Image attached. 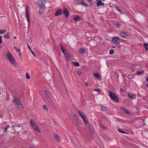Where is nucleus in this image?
Listing matches in <instances>:
<instances>
[{"label":"nucleus","instance_id":"42","mask_svg":"<svg viewBox=\"0 0 148 148\" xmlns=\"http://www.w3.org/2000/svg\"><path fill=\"white\" fill-rule=\"evenodd\" d=\"M7 126V127L5 128V130L3 132H7L6 131L7 130V129L9 127V125H8V126Z\"/></svg>","mask_w":148,"mask_h":148},{"label":"nucleus","instance_id":"29","mask_svg":"<svg viewBox=\"0 0 148 148\" xmlns=\"http://www.w3.org/2000/svg\"><path fill=\"white\" fill-rule=\"evenodd\" d=\"M72 63L73 64H74L75 66H78L79 65V64L77 62H72Z\"/></svg>","mask_w":148,"mask_h":148},{"label":"nucleus","instance_id":"58","mask_svg":"<svg viewBox=\"0 0 148 148\" xmlns=\"http://www.w3.org/2000/svg\"><path fill=\"white\" fill-rule=\"evenodd\" d=\"M16 38V36L14 37V39H15Z\"/></svg>","mask_w":148,"mask_h":148},{"label":"nucleus","instance_id":"52","mask_svg":"<svg viewBox=\"0 0 148 148\" xmlns=\"http://www.w3.org/2000/svg\"><path fill=\"white\" fill-rule=\"evenodd\" d=\"M147 87L148 88V84H147L146 85Z\"/></svg>","mask_w":148,"mask_h":148},{"label":"nucleus","instance_id":"20","mask_svg":"<svg viewBox=\"0 0 148 148\" xmlns=\"http://www.w3.org/2000/svg\"><path fill=\"white\" fill-rule=\"evenodd\" d=\"M126 32H122L121 33V36L124 38H126L127 36L126 34Z\"/></svg>","mask_w":148,"mask_h":148},{"label":"nucleus","instance_id":"23","mask_svg":"<svg viewBox=\"0 0 148 148\" xmlns=\"http://www.w3.org/2000/svg\"><path fill=\"white\" fill-rule=\"evenodd\" d=\"M143 45L146 50V51H147L148 50V48H147V47L148 46V44L147 43H143Z\"/></svg>","mask_w":148,"mask_h":148},{"label":"nucleus","instance_id":"56","mask_svg":"<svg viewBox=\"0 0 148 148\" xmlns=\"http://www.w3.org/2000/svg\"><path fill=\"white\" fill-rule=\"evenodd\" d=\"M120 90H120V91H123V89L122 88H121V89H120Z\"/></svg>","mask_w":148,"mask_h":148},{"label":"nucleus","instance_id":"13","mask_svg":"<svg viewBox=\"0 0 148 148\" xmlns=\"http://www.w3.org/2000/svg\"><path fill=\"white\" fill-rule=\"evenodd\" d=\"M64 55L65 58L67 61H69L70 60V57L69 56V55L68 53H66Z\"/></svg>","mask_w":148,"mask_h":148},{"label":"nucleus","instance_id":"1","mask_svg":"<svg viewBox=\"0 0 148 148\" xmlns=\"http://www.w3.org/2000/svg\"><path fill=\"white\" fill-rule=\"evenodd\" d=\"M6 57L11 63L14 66L17 64L12 54L9 52H7L6 54Z\"/></svg>","mask_w":148,"mask_h":148},{"label":"nucleus","instance_id":"54","mask_svg":"<svg viewBox=\"0 0 148 148\" xmlns=\"http://www.w3.org/2000/svg\"><path fill=\"white\" fill-rule=\"evenodd\" d=\"M114 74L115 75V74H117V75H118V73H114Z\"/></svg>","mask_w":148,"mask_h":148},{"label":"nucleus","instance_id":"49","mask_svg":"<svg viewBox=\"0 0 148 148\" xmlns=\"http://www.w3.org/2000/svg\"><path fill=\"white\" fill-rule=\"evenodd\" d=\"M19 58L21 59H22V57H21V56H20V53H19Z\"/></svg>","mask_w":148,"mask_h":148},{"label":"nucleus","instance_id":"30","mask_svg":"<svg viewBox=\"0 0 148 148\" xmlns=\"http://www.w3.org/2000/svg\"><path fill=\"white\" fill-rule=\"evenodd\" d=\"M83 120L85 124H88V121L86 119V118L83 119Z\"/></svg>","mask_w":148,"mask_h":148},{"label":"nucleus","instance_id":"60","mask_svg":"<svg viewBox=\"0 0 148 148\" xmlns=\"http://www.w3.org/2000/svg\"><path fill=\"white\" fill-rule=\"evenodd\" d=\"M138 95L139 96V97H140V95L139 94H138Z\"/></svg>","mask_w":148,"mask_h":148},{"label":"nucleus","instance_id":"25","mask_svg":"<svg viewBox=\"0 0 148 148\" xmlns=\"http://www.w3.org/2000/svg\"><path fill=\"white\" fill-rule=\"evenodd\" d=\"M44 92L45 94L47 97H49V92L48 91H47L46 90H44Z\"/></svg>","mask_w":148,"mask_h":148},{"label":"nucleus","instance_id":"24","mask_svg":"<svg viewBox=\"0 0 148 148\" xmlns=\"http://www.w3.org/2000/svg\"><path fill=\"white\" fill-rule=\"evenodd\" d=\"M144 72L142 70L141 71H139L136 73V74L138 75H142L144 74Z\"/></svg>","mask_w":148,"mask_h":148},{"label":"nucleus","instance_id":"51","mask_svg":"<svg viewBox=\"0 0 148 148\" xmlns=\"http://www.w3.org/2000/svg\"><path fill=\"white\" fill-rule=\"evenodd\" d=\"M146 80L148 82V76L147 77V78L146 79Z\"/></svg>","mask_w":148,"mask_h":148},{"label":"nucleus","instance_id":"10","mask_svg":"<svg viewBox=\"0 0 148 148\" xmlns=\"http://www.w3.org/2000/svg\"><path fill=\"white\" fill-rule=\"evenodd\" d=\"M62 13V10L61 8H60L56 12L55 15L56 16H58L59 15H60Z\"/></svg>","mask_w":148,"mask_h":148},{"label":"nucleus","instance_id":"19","mask_svg":"<svg viewBox=\"0 0 148 148\" xmlns=\"http://www.w3.org/2000/svg\"><path fill=\"white\" fill-rule=\"evenodd\" d=\"M60 49L62 53L64 54H65L66 53L65 52V49L64 47H63L62 45L61 44H60Z\"/></svg>","mask_w":148,"mask_h":148},{"label":"nucleus","instance_id":"18","mask_svg":"<svg viewBox=\"0 0 148 148\" xmlns=\"http://www.w3.org/2000/svg\"><path fill=\"white\" fill-rule=\"evenodd\" d=\"M54 137L57 141H58V142H60V136H58V135H54Z\"/></svg>","mask_w":148,"mask_h":148},{"label":"nucleus","instance_id":"3","mask_svg":"<svg viewBox=\"0 0 148 148\" xmlns=\"http://www.w3.org/2000/svg\"><path fill=\"white\" fill-rule=\"evenodd\" d=\"M30 123L33 129L36 131L40 132V130L38 128L36 124L33 119H31L30 121Z\"/></svg>","mask_w":148,"mask_h":148},{"label":"nucleus","instance_id":"6","mask_svg":"<svg viewBox=\"0 0 148 148\" xmlns=\"http://www.w3.org/2000/svg\"><path fill=\"white\" fill-rule=\"evenodd\" d=\"M111 41L112 43L115 44L120 43V42L119 38L116 36L113 37L112 38Z\"/></svg>","mask_w":148,"mask_h":148},{"label":"nucleus","instance_id":"48","mask_svg":"<svg viewBox=\"0 0 148 148\" xmlns=\"http://www.w3.org/2000/svg\"><path fill=\"white\" fill-rule=\"evenodd\" d=\"M101 127L102 128V129H103V128H106V127H104V126L103 125H102V126H101Z\"/></svg>","mask_w":148,"mask_h":148},{"label":"nucleus","instance_id":"16","mask_svg":"<svg viewBox=\"0 0 148 148\" xmlns=\"http://www.w3.org/2000/svg\"><path fill=\"white\" fill-rule=\"evenodd\" d=\"M94 76L97 79H100L101 76L97 72L93 73Z\"/></svg>","mask_w":148,"mask_h":148},{"label":"nucleus","instance_id":"37","mask_svg":"<svg viewBox=\"0 0 148 148\" xmlns=\"http://www.w3.org/2000/svg\"><path fill=\"white\" fill-rule=\"evenodd\" d=\"M14 48L16 50V51L18 52L19 53L21 52V51L20 49H18L16 47H14Z\"/></svg>","mask_w":148,"mask_h":148},{"label":"nucleus","instance_id":"47","mask_svg":"<svg viewBox=\"0 0 148 148\" xmlns=\"http://www.w3.org/2000/svg\"><path fill=\"white\" fill-rule=\"evenodd\" d=\"M88 1L90 3H92V0H88Z\"/></svg>","mask_w":148,"mask_h":148},{"label":"nucleus","instance_id":"43","mask_svg":"<svg viewBox=\"0 0 148 148\" xmlns=\"http://www.w3.org/2000/svg\"><path fill=\"white\" fill-rule=\"evenodd\" d=\"M2 36H0V44H1L2 43Z\"/></svg>","mask_w":148,"mask_h":148},{"label":"nucleus","instance_id":"35","mask_svg":"<svg viewBox=\"0 0 148 148\" xmlns=\"http://www.w3.org/2000/svg\"><path fill=\"white\" fill-rule=\"evenodd\" d=\"M26 77L27 79H29L30 78L29 75V74L27 73H26Z\"/></svg>","mask_w":148,"mask_h":148},{"label":"nucleus","instance_id":"36","mask_svg":"<svg viewBox=\"0 0 148 148\" xmlns=\"http://www.w3.org/2000/svg\"><path fill=\"white\" fill-rule=\"evenodd\" d=\"M42 107L43 109L46 110H48L47 108L46 105H43L42 106Z\"/></svg>","mask_w":148,"mask_h":148},{"label":"nucleus","instance_id":"38","mask_svg":"<svg viewBox=\"0 0 148 148\" xmlns=\"http://www.w3.org/2000/svg\"><path fill=\"white\" fill-rule=\"evenodd\" d=\"M116 25L117 27H120L121 26V24L119 22H117L116 23Z\"/></svg>","mask_w":148,"mask_h":148},{"label":"nucleus","instance_id":"62","mask_svg":"<svg viewBox=\"0 0 148 148\" xmlns=\"http://www.w3.org/2000/svg\"><path fill=\"white\" fill-rule=\"evenodd\" d=\"M131 76V75H130V76Z\"/></svg>","mask_w":148,"mask_h":148},{"label":"nucleus","instance_id":"59","mask_svg":"<svg viewBox=\"0 0 148 148\" xmlns=\"http://www.w3.org/2000/svg\"><path fill=\"white\" fill-rule=\"evenodd\" d=\"M1 45H0V49L1 48Z\"/></svg>","mask_w":148,"mask_h":148},{"label":"nucleus","instance_id":"57","mask_svg":"<svg viewBox=\"0 0 148 148\" xmlns=\"http://www.w3.org/2000/svg\"><path fill=\"white\" fill-rule=\"evenodd\" d=\"M29 148H34L33 147H30Z\"/></svg>","mask_w":148,"mask_h":148},{"label":"nucleus","instance_id":"50","mask_svg":"<svg viewBox=\"0 0 148 148\" xmlns=\"http://www.w3.org/2000/svg\"><path fill=\"white\" fill-rule=\"evenodd\" d=\"M86 84V86H88V83H87V82H86V84Z\"/></svg>","mask_w":148,"mask_h":148},{"label":"nucleus","instance_id":"34","mask_svg":"<svg viewBox=\"0 0 148 148\" xmlns=\"http://www.w3.org/2000/svg\"><path fill=\"white\" fill-rule=\"evenodd\" d=\"M114 52V51L113 49L110 50L109 51V54L110 55H112L113 54Z\"/></svg>","mask_w":148,"mask_h":148},{"label":"nucleus","instance_id":"12","mask_svg":"<svg viewBox=\"0 0 148 148\" xmlns=\"http://www.w3.org/2000/svg\"><path fill=\"white\" fill-rule=\"evenodd\" d=\"M73 117L75 123L76 124H78V121L77 116L75 114H73Z\"/></svg>","mask_w":148,"mask_h":148},{"label":"nucleus","instance_id":"61","mask_svg":"<svg viewBox=\"0 0 148 148\" xmlns=\"http://www.w3.org/2000/svg\"><path fill=\"white\" fill-rule=\"evenodd\" d=\"M23 94H24V92H23Z\"/></svg>","mask_w":148,"mask_h":148},{"label":"nucleus","instance_id":"53","mask_svg":"<svg viewBox=\"0 0 148 148\" xmlns=\"http://www.w3.org/2000/svg\"><path fill=\"white\" fill-rule=\"evenodd\" d=\"M112 48H116V47H115V46H112Z\"/></svg>","mask_w":148,"mask_h":148},{"label":"nucleus","instance_id":"2","mask_svg":"<svg viewBox=\"0 0 148 148\" xmlns=\"http://www.w3.org/2000/svg\"><path fill=\"white\" fill-rule=\"evenodd\" d=\"M109 96L110 98L114 102L117 103L119 102L118 97L111 91L109 92Z\"/></svg>","mask_w":148,"mask_h":148},{"label":"nucleus","instance_id":"44","mask_svg":"<svg viewBox=\"0 0 148 148\" xmlns=\"http://www.w3.org/2000/svg\"><path fill=\"white\" fill-rule=\"evenodd\" d=\"M48 102L50 103L51 104L53 105V103L51 101L50 99H49L48 100Z\"/></svg>","mask_w":148,"mask_h":148},{"label":"nucleus","instance_id":"26","mask_svg":"<svg viewBox=\"0 0 148 148\" xmlns=\"http://www.w3.org/2000/svg\"><path fill=\"white\" fill-rule=\"evenodd\" d=\"M118 131L121 133H123V134H127L126 132L125 131L122 130L121 129H118Z\"/></svg>","mask_w":148,"mask_h":148},{"label":"nucleus","instance_id":"32","mask_svg":"<svg viewBox=\"0 0 148 148\" xmlns=\"http://www.w3.org/2000/svg\"><path fill=\"white\" fill-rule=\"evenodd\" d=\"M6 32L5 29H2L0 31V34H1L5 33Z\"/></svg>","mask_w":148,"mask_h":148},{"label":"nucleus","instance_id":"40","mask_svg":"<svg viewBox=\"0 0 148 148\" xmlns=\"http://www.w3.org/2000/svg\"><path fill=\"white\" fill-rule=\"evenodd\" d=\"M94 90L97 92H100L101 91V90L99 88L95 89Z\"/></svg>","mask_w":148,"mask_h":148},{"label":"nucleus","instance_id":"39","mask_svg":"<svg viewBox=\"0 0 148 148\" xmlns=\"http://www.w3.org/2000/svg\"><path fill=\"white\" fill-rule=\"evenodd\" d=\"M42 9H41V8H40L39 10V13L40 14H41L43 13L42 12Z\"/></svg>","mask_w":148,"mask_h":148},{"label":"nucleus","instance_id":"9","mask_svg":"<svg viewBox=\"0 0 148 148\" xmlns=\"http://www.w3.org/2000/svg\"><path fill=\"white\" fill-rule=\"evenodd\" d=\"M66 18H68L69 15V11L66 8L63 9L62 12Z\"/></svg>","mask_w":148,"mask_h":148},{"label":"nucleus","instance_id":"27","mask_svg":"<svg viewBox=\"0 0 148 148\" xmlns=\"http://www.w3.org/2000/svg\"><path fill=\"white\" fill-rule=\"evenodd\" d=\"M79 17L78 16H76L74 17L73 19L76 21H77L79 20Z\"/></svg>","mask_w":148,"mask_h":148},{"label":"nucleus","instance_id":"15","mask_svg":"<svg viewBox=\"0 0 148 148\" xmlns=\"http://www.w3.org/2000/svg\"><path fill=\"white\" fill-rule=\"evenodd\" d=\"M4 37L5 39H9L10 38V35L9 33L7 32L4 35Z\"/></svg>","mask_w":148,"mask_h":148},{"label":"nucleus","instance_id":"41","mask_svg":"<svg viewBox=\"0 0 148 148\" xmlns=\"http://www.w3.org/2000/svg\"><path fill=\"white\" fill-rule=\"evenodd\" d=\"M90 132L91 133H93L94 132V130L93 129H91L90 130Z\"/></svg>","mask_w":148,"mask_h":148},{"label":"nucleus","instance_id":"22","mask_svg":"<svg viewBox=\"0 0 148 148\" xmlns=\"http://www.w3.org/2000/svg\"><path fill=\"white\" fill-rule=\"evenodd\" d=\"M27 46H28V48L30 50L31 52L32 53L33 55L34 56V57H35L36 56V55L34 53V52L31 49L29 46V45L27 43Z\"/></svg>","mask_w":148,"mask_h":148},{"label":"nucleus","instance_id":"14","mask_svg":"<svg viewBox=\"0 0 148 148\" xmlns=\"http://www.w3.org/2000/svg\"><path fill=\"white\" fill-rule=\"evenodd\" d=\"M121 110L125 113L128 114H130V113L125 108L121 107Z\"/></svg>","mask_w":148,"mask_h":148},{"label":"nucleus","instance_id":"5","mask_svg":"<svg viewBox=\"0 0 148 148\" xmlns=\"http://www.w3.org/2000/svg\"><path fill=\"white\" fill-rule=\"evenodd\" d=\"M14 101L15 105L18 108L21 110L22 109H23L22 105L18 98H15L14 99Z\"/></svg>","mask_w":148,"mask_h":148},{"label":"nucleus","instance_id":"8","mask_svg":"<svg viewBox=\"0 0 148 148\" xmlns=\"http://www.w3.org/2000/svg\"><path fill=\"white\" fill-rule=\"evenodd\" d=\"M75 1L76 4L77 5L81 4L84 5L85 7L88 6V5L86 3L85 1L84 0H76Z\"/></svg>","mask_w":148,"mask_h":148},{"label":"nucleus","instance_id":"55","mask_svg":"<svg viewBox=\"0 0 148 148\" xmlns=\"http://www.w3.org/2000/svg\"><path fill=\"white\" fill-rule=\"evenodd\" d=\"M12 126H13V128H14V127H17V126H13L12 125Z\"/></svg>","mask_w":148,"mask_h":148},{"label":"nucleus","instance_id":"11","mask_svg":"<svg viewBox=\"0 0 148 148\" xmlns=\"http://www.w3.org/2000/svg\"><path fill=\"white\" fill-rule=\"evenodd\" d=\"M96 1H97L96 4L97 7H99L100 5H104V3L101 1V0H97Z\"/></svg>","mask_w":148,"mask_h":148},{"label":"nucleus","instance_id":"21","mask_svg":"<svg viewBox=\"0 0 148 148\" xmlns=\"http://www.w3.org/2000/svg\"><path fill=\"white\" fill-rule=\"evenodd\" d=\"M127 95L128 97L131 99H133L132 97L134 96V94L132 95L129 93H127Z\"/></svg>","mask_w":148,"mask_h":148},{"label":"nucleus","instance_id":"28","mask_svg":"<svg viewBox=\"0 0 148 148\" xmlns=\"http://www.w3.org/2000/svg\"><path fill=\"white\" fill-rule=\"evenodd\" d=\"M101 110L103 111H107L108 110V108L104 106H103L101 108Z\"/></svg>","mask_w":148,"mask_h":148},{"label":"nucleus","instance_id":"31","mask_svg":"<svg viewBox=\"0 0 148 148\" xmlns=\"http://www.w3.org/2000/svg\"><path fill=\"white\" fill-rule=\"evenodd\" d=\"M77 112L81 117L84 115L82 112L79 110H78Z\"/></svg>","mask_w":148,"mask_h":148},{"label":"nucleus","instance_id":"33","mask_svg":"<svg viewBox=\"0 0 148 148\" xmlns=\"http://www.w3.org/2000/svg\"><path fill=\"white\" fill-rule=\"evenodd\" d=\"M115 8L116 9V10L120 12L123 13V12L119 9V7H116Z\"/></svg>","mask_w":148,"mask_h":148},{"label":"nucleus","instance_id":"7","mask_svg":"<svg viewBox=\"0 0 148 148\" xmlns=\"http://www.w3.org/2000/svg\"><path fill=\"white\" fill-rule=\"evenodd\" d=\"M25 12H26V18L27 19L28 23V26L30 24V20L29 18V12L28 9V7L27 6H26L25 7Z\"/></svg>","mask_w":148,"mask_h":148},{"label":"nucleus","instance_id":"45","mask_svg":"<svg viewBox=\"0 0 148 148\" xmlns=\"http://www.w3.org/2000/svg\"><path fill=\"white\" fill-rule=\"evenodd\" d=\"M82 74V72L81 71H79L78 72L77 74L78 75H81Z\"/></svg>","mask_w":148,"mask_h":148},{"label":"nucleus","instance_id":"4","mask_svg":"<svg viewBox=\"0 0 148 148\" xmlns=\"http://www.w3.org/2000/svg\"><path fill=\"white\" fill-rule=\"evenodd\" d=\"M46 3L45 0H39L36 3V5L39 7L40 8L44 10L45 8Z\"/></svg>","mask_w":148,"mask_h":148},{"label":"nucleus","instance_id":"17","mask_svg":"<svg viewBox=\"0 0 148 148\" xmlns=\"http://www.w3.org/2000/svg\"><path fill=\"white\" fill-rule=\"evenodd\" d=\"M85 49L84 48H80L79 50V52L82 54L84 53H85Z\"/></svg>","mask_w":148,"mask_h":148},{"label":"nucleus","instance_id":"46","mask_svg":"<svg viewBox=\"0 0 148 148\" xmlns=\"http://www.w3.org/2000/svg\"><path fill=\"white\" fill-rule=\"evenodd\" d=\"M86 116L85 115H84L83 116H82V117H81V118H82V120L83 119H84L86 118Z\"/></svg>","mask_w":148,"mask_h":148}]
</instances>
